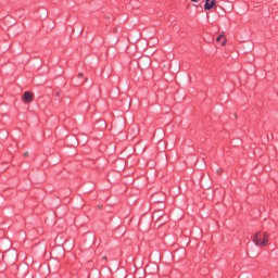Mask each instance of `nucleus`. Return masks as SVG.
<instances>
[{"instance_id":"1","label":"nucleus","mask_w":278,"mask_h":278,"mask_svg":"<svg viewBox=\"0 0 278 278\" xmlns=\"http://www.w3.org/2000/svg\"><path fill=\"white\" fill-rule=\"evenodd\" d=\"M268 232H256L252 236V242L255 247H266L268 244Z\"/></svg>"},{"instance_id":"2","label":"nucleus","mask_w":278,"mask_h":278,"mask_svg":"<svg viewBox=\"0 0 278 278\" xmlns=\"http://www.w3.org/2000/svg\"><path fill=\"white\" fill-rule=\"evenodd\" d=\"M23 101H25V103H31V101H34V93L29 91L24 92Z\"/></svg>"},{"instance_id":"3","label":"nucleus","mask_w":278,"mask_h":278,"mask_svg":"<svg viewBox=\"0 0 278 278\" xmlns=\"http://www.w3.org/2000/svg\"><path fill=\"white\" fill-rule=\"evenodd\" d=\"M216 8V0H205L204 10H212Z\"/></svg>"},{"instance_id":"4","label":"nucleus","mask_w":278,"mask_h":278,"mask_svg":"<svg viewBox=\"0 0 278 278\" xmlns=\"http://www.w3.org/2000/svg\"><path fill=\"white\" fill-rule=\"evenodd\" d=\"M216 40H217V42H220V40H223V41H222V47H225V45H227V38H225V35H224V34H222L220 36H218Z\"/></svg>"},{"instance_id":"5","label":"nucleus","mask_w":278,"mask_h":278,"mask_svg":"<svg viewBox=\"0 0 278 278\" xmlns=\"http://www.w3.org/2000/svg\"><path fill=\"white\" fill-rule=\"evenodd\" d=\"M217 175H223V169H217Z\"/></svg>"},{"instance_id":"6","label":"nucleus","mask_w":278,"mask_h":278,"mask_svg":"<svg viewBox=\"0 0 278 278\" xmlns=\"http://www.w3.org/2000/svg\"><path fill=\"white\" fill-rule=\"evenodd\" d=\"M192 3H199V0H191Z\"/></svg>"},{"instance_id":"7","label":"nucleus","mask_w":278,"mask_h":278,"mask_svg":"<svg viewBox=\"0 0 278 278\" xmlns=\"http://www.w3.org/2000/svg\"><path fill=\"white\" fill-rule=\"evenodd\" d=\"M78 77H84V74H83V73H79V74H78Z\"/></svg>"},{"instance_id":"8","label":"nucleus","mask_w":278,"mask_h":278,"mask_svg":"<svg viewBox=\"0 0 278 278\" xmlns=\"http://www.w3.org/2000/svg\"><path fill=\"white\" fill-rule=\"evenodd\" d=\"M24 155H25V157H27V155H29V152H25Z\"/></svg>"},{"instance_id":"9","label":"nucleus","mask_w":278,"mask_h":278,"mask_svg":"<svg viewBox=\"0 0 278 278\" xmlns=\"http://www.w3.org/2000/svg\"><path fill=\"white\" fill-rule=\"evenodd\" d=\"M118 31V29L114 28V33L116 34Z\"/></svg>"},{"instance_id":"10","label":"nucleus","mask_w":278,"mask_h":278,"mask_svg":"<svg viewBox=\"0 0 278 278\" xmlns=\"http://www.w3.org/2000/svg\"><path fill=\"white\" fill-rule=\"evenodd\" d=\"M56 97H60V92L56 93Z\"/></svg>"}]
</instances>
